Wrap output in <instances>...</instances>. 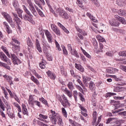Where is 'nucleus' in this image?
Segmentation results:
<instances>
[{"label":"nucleus","mask_w":126,"mask_h":126,"mask_svg":"<svg viewBox=\"0 0 126 126\" xmlns=\"http://www.w3.org/2000/svg\"><path fill=\"white\" fill-rule=\"evenodd\" d=\"M114 92H121L123 91V87H116L114 88Z\"/></svg>","instance_id":"72a5a7b5"},{"label":"nucleus","mask_w":126,"mask_h":126,"mask_svg":"<svg viewBox=\"0 0 126 126\" xmlns=\"http://www.w3.org/2000/svg\"><path fill=\"white\" fill-rule=\"evenodd\" d=\"M6 79L7 82H9L10 85H13V81H12V77L5 75L3 76Z\"/></svg>","instance_id":"9b49d317"},{"label":"nucleus","mask_w":126,"mask_h":126,"mask_svg":"<svg viewBox=\"0 0 126 126\" xmlns=\"http://www.w3.org/2000/svg\"><path fill=\"white\" fill-rule=\"evenodd\" d=\"M38 120L39 121H44V120H47L48 119V116L47 115H44L43 114H40L38 116Z\"/></svg>","instance_id":"5701e85b"},{"label":"nucleus","mask_w":126,"mask_h":126,"mask_svg":"<svg viewBox=\"0 0 126 126\" xmlns=\"http://www.w3.org/2000/svg\"><path fill=\"white\" fill-rule=\"evenodd\" d=\"M3 52L6 54V56H7L8 58H10V54L8 53V51L6 49H4Z\"/></svg>","instance_id":"13d9d810"},{"label":"nucleus","mask_w":126,"mask_h":126,"mask_svg":"<svg viewBox=\"0 0 126 126\" xmlns=\"http://www.w3.org/2000/svg\"><path fill=\"white\" fill-rule=\"evenodd\" d=\"M101 119H102V116H100L98 118L97 123H96V122L94 123V121L93 122L94 126H98V125L99 124V123H100V122H101Z\"/></svg>","instance_id":"79ce46f5"},{"label":"nucleus","mask_w":126,"mask_h":126,"mask_svg":"<svg viewBox=\"0 0 126 126\" xmlns=\"http://www.w3.org/2000/svg\"><path fill=\"white\" fill-rule=\"evenodd\" d=\"M92 1L96 6H99V2H98L97 0H93Z\"/></svg>","instance_id":"680f3d73"},{"label":"nucleus","mask_w":126,"mask_h":126,"mask_svg":"<svg viewBox=\"0 0 126 126\" xmlns=\"http://www.w3.org/2000/svg\"><path fill=\"white\" fill-rule=\"evenodd\" d=\"M12 42H13V43H15L16 44V45H20V42H19V41H18V40H17V38H16L15 37H13L12 38Z\"/></svg>","instance_id":"ea45409f"},{"label":"nucleus","mask_w":126,"mask_h":126,"mask_svg":"<svg viewBox=\"0 0 126 126\" xmlns=\"http://www.w3.org/2000/svg\"><path fill=\"white\" fill-rule=\"evenodd\" d=\"M51 28L52 30H53V31H55L58 28V27H57V26H56L54 24H51Z\"/></svg>","instance_id":"3c124183"},{"label":"nucleus","mask_w":126,"mask_h":126,"mask_svg":"<svg viewBox=\"0 0 126 126\" xmlns=\"http://www.w3.org/2000/svg\"><path fill=\"white\" fill-rule=\"evenodd\" d=\"M59 15L64 19H68V14L64 10H61L59 12Z\"/></svg>","instance_id":"39448f33"},{"label":"nucleus","mask_w":126,"mask_h":126,"mask_svg":"<svg viewBox=\"0 0 126 126\" xmlns=\"http://www.w3.org/2000/svg\"><path fill=\"white\" fill-rule=\"evenodd\" d=\"M121 16H125L126 14V11L122 10V13H120Z\"/></svg>","instance_id":"774afa93"},{"label":"nucleus","mask_w":126,"mask_h":126,"mask_svg":"<svg viewBox=\"0 0 126 126\" xmlns=\"http://www.w3.org/2000/svg\"><path fill=\"white\" fill-rule=\"evenodd\" d=\"M75 67L77 68V69H78L79 71H81V72H84V68L81 65L75 63Z\"/></svg>","instance_id":"f3484780"},{"label":"nucleus","mask_w":126,"mask_h":126,"mask_svg":"<svg viewBox=\"0 0 126 126\" xmlns=\"http://www.w3.org/2000/svg\"><path fill=\"white\" fill-rule=\"evenodd\" d=\"M19 48H20L19 45H14L12 47V50H13V52H19Z\"/></svg>","instance_id":"4c0bfd02"},{"label":"nucleus","mask_w":126,"mask_h":126,"mask_svg":"<svg viewBox=\"0 0 126 126\" xmlns=\"http://www.w3.org/2000/svg\"><path fill=\"white\" fill-rule=\"evenodd\" d=\"M62 110V113L63 115V116L66 119L67 118V112H66V110H65V109L63 107H62L61 108Z\"/></svg>","instance_id":"7c9ffc66"},{"label":"nucleus","mask_w":126,"mask_h":126,"mask_svg":"<svg viewBox=\"0 0 126 126\" xmlns=\"http://www.w3.org/2000/svg\"><path fill=\"white\" fill-rule=\"evenodd\" d=\"M31 79V80H32V81H33V82H34V83L36 84V85H37L38 86L40 85V83L39 82V81L38 80V79H37V78H35L34 76H32Z\"/></svg>","instance_id":"412c9836"},{"label":"nucleus","mask_w":126,"mask_h":126,"mask_svg":"<svg viewBox=\"0 0 126 126\" xmlns=\"http://www.w3.org/2000/svg\"><path fill=\"white\" fill-rule=\"evenodd\" d=\"M83 54L87 57V58H88V59H91V56L89 55L85 50H83Z\"/></svg>","instance_id":"603ef678"},{"label":"nucleus","mask_w":126,"mask_h":126,"mask_svg":"<svg viewBox=\"0 0 126 126\" xmlns=\"http://www.w3.org/2000/svg\"><path fill=\"white\" fill-rule=\"evenodd\" d=\"M6 31L7 34H11V33H12V30H11V29L10 27L6 28Z\"/></svg>","instance_id":"09e8293b"},{"label":"nucleus","mask_w":126,"mask_h":126,"mask_svg":"<svg viewBox=\"0 0 126 126\" xmlns=\"http://www.w3.org/2000/svg\"><path fill=\"white\" fill-rule=\"evenodd\" d=\"M10 57L9 58H10V59H11L12 62H13V61H15V60H16L17 56H16L15 54L10 53Z\"/></svg>","instance_id":"37998d69"},{"label":"nucleus","mask_w":126,"mask_h":126,"mask_svg":"<svg viewBox=\"0 0 126 126\" xmlns=\"http://www.w3.org/2000/svg\"><path fill=\"white\" fill-rule=\"evenodd\" d=\"M13 20L16 22L17 25H18L19 28H20V26L22 24V22H21V20L19 18H17V19H13Z\"/></svg>","instance_id":"b1692460"},{"label":"nucleus","mask_w":126,"mask_h":126,"mask_svg":"<svg viewBox=\"0 0 126 126\" xmlns=\"http://www.w3.org/2000/svg\"><path fill=\"white\" fill-rule=\"evenodd\" d=\"M34 6H35V9H36L39 15H40V16H41V17H44V16H45V15L44 14V13H43L42 10H41V9H39V8H38V7H37V6L34 5Z\"/></svg>","instance_id":"4be33fe9"},{"label":"nucleus","mask_w":126,"mask_h":126,"mask_svg":"<svg viewBox=\"0 0 126 126\" xmlns=\"http://www.w3.org/2000/svg\"><path fill=\"white\" fill-rule=\"evenodd\" d=\"M21 61H20V59H18V58H16V60H14L13 62V63H14V64H17V65H18V64L21 63Z\"/></svg>","instance_id":"e433bc0d"},{"label":"nucleus","mask_w":126,"mask_h":126,"mask_svg":"<svg viewBox=\"0 0 126 126\" xmlns=\"http://www.w3.org/2000/svg\"><path fill=\"white\" fill-rule=\"evenodd\" d=\"M29 105H31L32 106H34V96L33 95H30L29 99L28 100Z\"/></svg>","instance_id":"a211bd4d"},{"label":"nucleus","mask_w":126,"mask_h":126,"mask_svg":"<svg viewBox=\"0 0 126 126\" xmlns=\"http://www.w3.org/2000/svg\"><path fill=\"white\" fill-rule=\"evenodd\" d=\"M46 74H47L48 77H50L51 79H52L53 80H55V79H56V74L53 72L49 70L46 72Z\"/></svg>","instance_id":"0eeeda50"},{"label":"nucleus","mask_w":126,"mask_h":126,"mask_svg":"<svg viewBox=\"0 0 126 126\" xmlns=\"http://www.w3.org/2000/svg\"><path fill=\"white\" fill-rule=\"evenodd\" d=\"M1 14L2 15V16H3L4 18H5L9 24H10V26L12 27V28H14L15 24L12 20V18L11 16H10V15H9V14L7 13L6 12H1Z\"/></svg>","instance_id":"f03ea898"},{"label":"nucleus","mask_w":126,"mask_h":126,"mask_svg":"<svg viewBox=\"0 0 126 126\" xmlns=\"http://www.w3.org/2000/svg\"><path fill=\"white\" fill-rule=\"evenodd\" d=\"M33 74L36 76V77H37V78H41V76L39 75V74H37V73H36V71L34 70L33 71Z\"/></svg>","instance_id":"e2e57ef3"},{"label":"nucleus","mask_w":126,"mask_h":126,"mask_svg":"<svg viewBox=\"0 0 126 126\" xmlns=\"http://www.w3.org/2000/svg\"><path fill=\"white\" fill-rule=\"evenodd\" d=\"M57 124L59 126H63V117L62 116H58L57 117Z\"/></svg>","instance_id":"f8f14e48"},{"label":"nucleus","mask_w":126,"mask_h":126,"mask_svg":"<svg viewBox=\"0 0 126 126\" xmlns=\"http://www.w3.org/2000/svg\"><path fill=\"white\" fill-rule=\"evenodd\" d=\"M116 118H109L107 122H106V124H110V123H111V122H112V121H114L115 120H116Z\"/></svg>","instance_id":"6e6d98bb"},{"label":"nucleus","mask_w":126,"mask_h":126,"mask_svg":"<svg viewBox=\"0 0 126 126\" xmlns=\"http://www.w3.org/2000/svg\"><path fill=\"white\" fill-rule=\"evenodd\" d=\"M9 115L11 119H14V118H15V115L13 113H9Z\"/></svg>","instance_id":"0e129e2a"},{"label":"nucleus","mask_w":126,"mask_h":126,"mask_svg":"<svg viewBox=\"0 0 126 126\" xmlns=\"http://www.w3.org/2000/svg\"><path fill=\"white\" fill-rule=\"evenodd\" d=\"M0 66H3V67H5V68H6V69L10 70V66H8L6 63H2L1 62H0Z\"/></svg>","instance_id":"c85d7f7f"},{"label":"nucleus","mask_w":126,"mask_h":126,"mask_svg":"<svg viewBox=\"0 0 126 126\" xmlns=\"http://www.w3.org/2000/svg\"><path fill=\"white\" fill-rule=\"evenodd\" d=\"M22 7L25 12L27 13V14L23 15V19L26 20V21H29L31 23H32V24L35 23V22H34V20H33V15L31 14V12H30L29 10H28L27 7H26V6L25 5H23Z\"/></svg>","instance_id":"f257e3e1"},{"label":"nucleus","mask_w":126,"mask_h":126,"mask_svg":"<svg viewBox=\"0 0 126 126\" xmlns=\"http://www.w3.org/2000/svg\"><path fill=\"white\" fill-rule=\"evenodd\" d=\"M0 108L2 110V111H5V109L4 108V104H3L2 100H1V99L0 98Z\"/></svg>","instance_id":"a19ab883"},{"label":"nucleus","mask_w":126,"mask_h":126,"mask_svg":"<svg viewBox=\"0 0 126 126\" xmlns=\"http://www.w3.org/2000/svg\"><path fill=\"white\" fill-rule=\"evenodd\" d=\"M112 73H116V72H118L119 71V69L116 68H111Z\"/></svg>","instance_id":"5fc2aeb1"},{"label":"nucleus","mask_w":126,"mask_h":126,"mask_svg":"<svg viewBox=\"0 0 126 126\" xmlns=\"http://www.w3.org/2000/svg\"><path fill=\"white\" fill-rule=\"evenodd\" d=\"M7 90L11 98H13V96H14V94H12V92L10 90L7 89Z\"/></svg>","instance_id":"4d7b16f0"},{"label":"nucleus","mask_w":126,"mask_h":126,"mask_svg":"<svg viewBox=\"0 0 126 126\" xmlns=\"http://www.w3.org/2000/svg\"><path fill=\"white\" fill-rule=\"evenodd\" d=\"M13 98H14V99H15L16 101L18 102V103H19L20 102V100H19V98H18V97L17 96V95L16 94H14V96Z\"/></svg>","instance_id":"864d4df0"},{"label":"nucleus","mask_w":126,"mask_h":126,"mask_svg":"<svg viewBox=\"0 0 126 126\" xmlns=\"http://www.w3.org/2000/svg\"><path fill=\"white\" fill-rule=\"evenodd\" d=\"M115 18L117 20H118V21H120V22H121L122 24H126V19H125L124 18L121 17L118 15H116L115 16Z\"/></svg>","instance_id":"6e6552de"},{"label":"nucleus","mask_w":126,"mask_h":126,"mask_svg":"<svg viewBox=\"0 0 126 126\" xmlns=\"http://www.w3.org/2000/svg\"><path fill=\"white\" fill-rule=\"evenodd\" d=\"M93 44L94 46L95 49L97 50V49H98V42H97V41H94L93 42Z\"/></svg>","instance_id":"052dcab7"},{"label":"nucleus","mask_w":126,"mask_h":126,"mask_svg":"<svg viewBox=\"0 0 126 126\" xmlns=\"http://www.w3.org/2000/svg\"><path fill=\"white\" fill-rule=\"evenodd\" d=\"M27 43L29 47H32L33 46V43H32V41L30 38L28 37L27 38Z\"/></svg>","instance_id":"473e14b6"},{"label":"nucleus","mask_w":126,"mask_h":126,"mask_svg":"<svg viewBox=\"0 0 126 126\" xmlns=\"http://www.w3.org/2000/svg\"><path fill=\"white\" fill-rule=\"evenodd\" d=\"M51 114L49 115V118H58V116H60L59 113H56L55 111L51 110L50 111Z\"/></svg>","instance_id":"2eb2a0df"},{"label":"nucleus","mask_w":126,"mask_h":126,"mask_svg":"<svg viewBox=\"0 0 126 126\" xmlns=\"http://www.w3.org/2000/svg\"><path fill=\"white\" fill-rule=\"evenodd\" d=\"M0 58L3 62H5V63H7V60L8 58L4 54V53L2 52H0Z\"/></svg>","instance_id":"9d476101"},{"label":"nucleus","mask_w":126,"mask_h":126,"mask_svg":"<svg viewBox=\"0 0 126 126\" xmlns=\"http://www.w3.org/2000/svg\"><path fill=\"white\" fill-rule=\"evenodd\" d=\"M26 1L29 4V8L32 13L34 16H38V13H37V11H36V9H35V7H34L32 0H26Z\"/></svg>","instance_id":"20e7f679"},{"label":"nucleus","mask_w":126,"mask_h":126,"mask_svg":"<svg viewBox=\"0 0 126 126\" xmlns=\"http://www.w3.org/2000/svg\"><path fill=\"white\" fill-rule=\"evenodd\" d=\"M22 108L23 114L24 115H28V110H27V108H26V105H25L24 104H22Z\"/></svg>","instance_id":"aec40b11"},{"label":"nucleus","mask_w":126,"mask_h":126,"mask_svg":"<svg viewBox=\"0 0 126 126\" xmlns=\"http://www.w3.org/2000/svg\"><path fill=\"white\" fill-rule=\"evenodd\" d=\"M119 55L122 57H126V51L120 52Z\"/></svg>","instance_id":"de8ad7c7"},{"label":"nucleus","mask_w":126,"mask_h":126,"mask_svg":"<svg viewBox=\"0 0 126 126\" xmlns=\"http://www.w3.org/2000/svg\"><path fill=\"white\" fill-rule=\"evenodd\" d=\"M120 68H121V69H122V70H123L124 71H125V72H126V66L122 65L120 66Z\"/></svg>","instance_id":"338daca9"},{"label":"nucleus","mask_w":126,"mask_h":126,"mask_svg":"<svg viewBox=\"0 0 126 126\" xmlns=\"http://www.w3.org/2000/svg\"><path fill=\"white\" fill-rule=\"evenodd\" d=\"M12 4L16 9V8H18L19 7V4H18V1L16 0H14L12 2Z\"/></svg>","instance_id":"2f4dec72"},{"label":"nucleus","mask_w":126,"mask_h":126,"mask_svg":"<svg viewBox=\"0 0 126 126\" xmlns=\"http://www.w3.org/2000/svg\"><path fill=\"white\" fill-rule=\"evenodd\" d=\"M54 32H55V33L58 36L61 35V31H60V29H59L58 28L54 31Z\"/></svg>","instance_id":"8fccbe9b"},{"label":"nucleus","mask_w":126,"mask_h":126,"mask_svg":"<svg viewBox=\"0 0 126 126\" xmlns=\"http://www.w3.org/2000/svg\"><path fill=\"white\" fill-rule=\"evenodd\" d=\"M109 24L111 26H114L115 27H119V25H120V23L116 21H113L112 20H110Z\"/></svg>","instance_id":"6ab92c4d"},{"label":"nucleus","mask_w":126,"mask_h":126,"mask_svg":"<svg viewBox=\"0 0 126 126\" xmlns=\"http://www.w3.org/2000/svg\"><path fill=\"white\" fill-rule=\"evenodd\" d=\"M35 45L36 49L38 51L39 53H42V48H41V45H40V42L38 39L35 40Z\"/></svg>","instance_id":"1a4fd4ad"},{"label":"nucleus","mask_w":126,"mask_h":126,"mask_svg":"<svg viewBox=\"0 0 126 126\" xmlns=\"http://www.w3.org/2000/svg\"><path fill=\"white\" fill-rule=\"evenodd\" d=\"M39 65L40 68H41L42 69H44V68H46L45 64H43V63H39Z\"/></svg>","instance_id":"bf43d9fd"},{"label":"nucleus","mask_w":126,"mask_h":126,"mask_svg":"<svg viewBox=\"0 0 126 126\" xmlns=\"http://www.w3.org/2000/svg\"><path fill=\"white\" fill-rule=\"evenodd\" d=\"M45 35L47 37V38L49 43H50L51 44H52V42H53V36H52L51 32H50L49 31L46 30L45 31Z\"/></svg>","instance_id":"423d86ee"},{"label":"nucleus","mask_w":126,"mask_h":126,"mask_svg":"<svg viewBox=\"0 0 126 126\" xmlns=\"http://www.w3.org/2000/svg\"><path fill=\"white\" fill-rule=\"evenodd\" d=\"M47 58L48 61H53V57H52L51 56L47 55Z\"/></svg>","instance_id":"69168bd1"},{"label":"nucleus","mask_w":126,"mask_h":126,"mask_svg":"<svg viewBox=\"0 0 126 126\" xmlns=\"http://www.w3.org/2000/svg\"><path fill=\"white\" fill-rule=\"evenodd\" d=\"M83 82L84 84H87L88 81L91 80V78L88 77L87 76L82 75Z\"/></svg>","instance_id":"ddd939ff"},{"label":"nucleus","mask_w":126,"mask_h":126,"mask_svg":"<svg viewBox=\"0 0 126 126\" xmlns=\"http://www.w3.org/2000/svg\"><path fill=\"white\" fill-rule=\"evenodd\" d=\"M73 94L74 98L75 101H76L77 100V95H78L77 91H74L73 92Z\"/></svg>","instance_id":"49530a36"},{"label":"nucleus","mask_w":126,"mask_h":126,"mask_svg":"<svg viewBox=\"0 0 126 126\" xmlns=\"http://www.w3.org/2000/svg\"><path fill=\"white\" fill-rule=\"evenodd\" d=\"M71 55L73 56H74V57H76V58H79V55H78V53H77V51L76 50L73 49H72V51H70Z\"/></svg>","instance_id":"c756f323"},{"label":"nucleus","mask_w":126,"mask_h":126,"mask_svg":"<svg viewBox=\"0 0 126 126\" xmlns=\"http://www.w3.org/2000/svg\"><path fill=\"white\" fill-rule=\"evenodd\" d=\"M118 5H120V6H125V5H126V2H125L124 1H123L122 0H118Z\"/></svg>","instance_id":"58836bf2"},{"label":"nucleus","mask_w":126,"mask_h":126,"mask_svg":"<svg viewBox=\"0 0 126 126\" xmlns=\"http://www.w3.org/2000/svg\"><path fill=\"white\" fill-rule=\"evenodd\" d=\"M86 15L87 16L89 17V18L91 19V20H92L93 22H97V20H96L95 19V17H94L93 15H92L91 14H90V13L87 12L86 14Z\"/></svg>","instance_id":"393cba45"},{"label":"nucleus","mask_w":126,"mask_h":126,"mask_svg":"<svg viewBox=\"0 0 126 126\" xmlns=\"http://www.w3.org/2000/svg\"><path fill=\"white\" fill-rule=\"evenodd\" d=\"M78 95L80 97V99L81 101H82V102H84V101H85V99L84 98V96L83 95V94H82L79 93L78 94Z\"/></svg>","instance_id":"a18cd8bd"},{"label":"nucleus","mask_w":126,"mask_h":126,"mask_svg":"<svg viewBox=\"0 0 126 126\" xmlns=\"http://www.w3.org/2000/svg\"><path fill=\"white\" fill-rule=\"evenodd\" d=\"M89 88L91 90H94L95 88V84L93 81H90L89 83Z\"/></svg>","instance_id":"f704fd0d"},{"label":"nucleus","mask_w":126,"mask_h":126,"mask_svg":"<svg viewBox=\"0 0 126 126\" xmlns=\"http://www.w3.org/2000/svg\"><path fill=\"white\" fill-rule=\"evenodd\" d=\"M93 120L94 123H96V121H97V112L96 111L93 113Z\"/></svg>","instance_id":"c9c22d12"},{"label":"nucleus","mask_w":126,"mask_h":126,"mask_svg":"<svg viewBox=\"0 0 126 126\" xmlns=\"http://www.w3.org/2000/svg\"><path fill=\"white\" fill-rule=\"evenodd\" d=\"M62 97L63 100L61 97H59L58 100L60 101V103H61L62 106H63L64 108H68L70 107V103L68 101V99H67V97L65 96V95L63 94L62 95Z\"/></svg>","instance_id":"7ed1b4c3"},{"label":"nucleus","mask_w":126,"mask_h":126,"mask_svg":"<svg viewBox=\"0 0 126 126\" xmlns=\"http://www.w3.org/2000/svg\"><path fill=\"white\" fill-rule=\"evenodd\" d=\"M67 86L68 88L71 90V91H72V90L74 89V86H73V83H72L71 82H69L67 85Z\"/></svg>","instance_id":"a878e982"},{"label":"nucleus","mask_w":126,"mask_h":126,"mask_svg":"<svg viewBox=\"0 0 126 126\" xmlns=\"http://www.w3.org/2000/svg\"><path fill=\"white\" fill-rule=\"evenodd\" d=\"M99 49L100 50H98V52L99 53H103V49H104V45H103V44L99 43Z\"/></svg>","instance_id":"c03bdc74"},{"label":"nucleus","mask_w":126,"mask_h":126,"mask_svg":"<svg viewBox=\"0 0 126 126\" xmlns=\"http://www.w3.org/2000/svg\"><path fill=\"white\" fill-rule=\"evenodd\" d=\"M64 92L65 93V94L69 97V98H71L72 97V92L71 91H69L67 90V88H65L64 90Z\"/></svg>","instance_id":"dca6fc26"},{"label":"nucleus","mask_w":126,"mask_h":126,"mask_svg":"<svg viewBox=\"0 0 126 126\" xmlns=\"http://www.w3.org/2000/svg\"><path fill=\"white\" fill-rule=\"evenodd\" d=\"M15 10L17 11V13L19 17L21 18V19H23V17L22 16V13H23V10H21V9L19 8V7L15 9Z\"/></svg>","instance_id":"4468645a"},{"label":"nucleus","mask_w":126,"mask_h":126,"mask_svg":"<svg viewBox=\"0 0 126 126\" xmlns=\"http://www.w3.org/2000/svg\"><path fill=\"white\" fill-rule=\"evenodd\" d=\"M39 101H40V102H42V103L45 105V106L49 107V104L48 103V101H47V100L44 98V97H42L41 98H40Z\"/></svg>","instance_id":"cd10ccee"},{"label":"nucleus","mask_w":126,"mask_h":126,"mask_svg":"<svg viewBox=\"0 0 126 126\" xmlns=\"http://www.w3.org/2000/svg\"><path fill=\"white\" fill-rule=\"evenodd\" d=\"M49 119L53 125H57V122H58L57 117H49Z\"/></svg>","instance_id":"bb28decb"}]
</instances>
